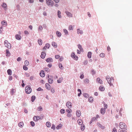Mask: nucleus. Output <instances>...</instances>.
Wrapping results in <instances>:
<instances>
[{
    "instance_id": "6e6d98bb",
    "label": "nucleus",
    "mask_w": 132,
    "mask_h": 132,
    "mask_svg": "<svg viewBox=\"0 0 132 132\" xmlns=\"http://www.w3.org/2000/svg\"><path fill=\"white\" fill-rule=\"evenodd\" d=\"M67 116L68 117H71V116L72 115H71V114L70 113H68L67 114Z\"/></svg>"
},
{
    "instance_id": "20e7f679",
    "label": "nucleus",
    "mask_w": 132,
    "mask_h": 132,
    "mask_svg": "<svg viewBox=\"0 0 132 132\" xmlns=\"http://www.w3.org/2000/svg\"><path fill=\"white\" fill-rule=\"evenodd\" d=\"M46 2L47 5L49 6H52L54 5L53 2L51 0H46Z\"/></svg>"
},
{
    "instance_id": "c756f323",
    "label": "nucleus",
    "mask_w": 132,
    "mask_h": 132,
    "mask_svg": "<svg viewBox=\"0 0 132 132\" xmlns=\"http://www.w3.org/2000/svg\"><path fill=\"white\" fill-rule=\"evenodd\" d=\"M52 44L53 46L55 47L56 48L57 47V45L56 43L53 42H52Z\"/></svg>"
},
{
    "instance_id": "c9c22d12",
    "label": "nucleus",
    "mask_w": 132,
    "mask_h": 132,
    "mask_svg": "<svg viewBox=\"0 0 132 132\" xmlns=\"http://www.w3.org/2000/svg\"><path fill=\"white\" fill-rule=\"evenodd\" d=\"M38 42L40 45H41L42 44V42L41 39H39L38 40Z\"/></svg>"
},
{
    "instance_id": "69168bd1",
    "label": "nucleus",
    "mask_w": 132,
    "mask_h": 132,
    "mask_svg": "<svg viewBox=\"0 0 132 132\" xmlns=\"http://www.w3.org/2000/svg\"><path fill=\"white\" fill-rule=\"evenodd\" d=\"M21 58L19 57L17 58V60L18 61H21Z\"/></svg>"
},
{
    "instance_id": "3c124183",
    "label": "nucleus",
    "mask_w": 132,
    "mask_h": 132,
    "mask_svg": "<svg viewBox=\"0 0 132 132\" xmlns=\"http://www.w3.org/2000/svg\"><path fill=\"white\" fill-rule=\"evenodd\" d=\"M66 111L68 113H70L71 112L72 110L71 109H67L66 110Z\"/></svg>"
},
{
    "instance_id": "864d4df0",
    "label": "nucleus",
    "mask_w": 132,
    "mask_h": 132,
    "mask_svg": "<svg viewBox=\"0 0 132 132\" xmlns=\"http://www.w3.org/2000/svg\"><path fill=\"white\" fill-rule=\"evenodd\" d=\"M30 124L32 126H35V123L33 121H31L30 122Z\"/></svg>"
},
{
    "instance_id": "37998d69",
    "label": "nucleus",
    "mask_w": 132,
    "mask_h": 132,
    "mask_svg": "<svg viewBox=\"0 0 132 132\" xmlns=\"http://www.w3.org/2000/svg\"><path fill=\"white\" fill-rule=\"evenodd\" d=\"M43 28V27L42 26H39V28H38V30L39 31H41L42 30Z\"/></svg>"
},
{
    "instance_id": "680f3d73",
    "label": "nucleus",
    "mask_w": 132,
    "mask_h": 132,
    "mask_svg": "<svg viewBox=\"0 0 132 132\" xmlns=\"http://www.w3.org/2000/svg\"><path fill=\"white\" fill-rule=\"evenodd\" d=\"M51 128L53 130H54L55 129V126L54 125H53Z\"/></svg>"
},
{
    "instance_id": "8fccbe9b",
    "label": "nucleus",
    "mask_w": 132,
    "mask_h": 132,
    "mask_svg": "<svg viewBox=\"0 0 132 132\" xmlns=\"http://www.w3.org/2000/svg\"><path fill=\"white\" fill-rule=\"evenodd\" d=\"M65 110L63 109H62L60 111V112L61 113H64L65 112Z\"/></svg>"
},
{
    "instance_id": "9b49d317",
    "label": "nucleus",
    "mask_w": 132,
    "mask_h": 132,
    "mask_svg": "<svg viewBox=\"0 0 132 132\" xmlns=\"http://www.w3.org/2000/svg\"><path fill=\"white\" fill-rule=\"evenodd\" d=\"M49 77V75H48V82L50 84H52L53 82V80L52 78H51Z\"/></svg>"
},
{
    "instance_id": "0e129e2a",
    "label": "nucleus",
    "mask_w": 132,
    "mask_h": 132,
    "mask_svg": "<svg viewBox=\"0 0 132 132\" xmlns=\"http://www.w3.org/2000/svg\"><path fill=\"white\" fill-rule=\"evenodd\" d=\"M89 81V80L88 79H86L85 80V82H86L88 83Z\"/></svg>"
},
{
    "instance_id": "ea45409f",
    "label": "nucleus",
    "mask_w": 132,
    "mask_h": 132,
    "mask_svg": "<svg viewBox=\"0 0 132 132\" xmlns=\"http://www.w3.org/2000/svg\"><path fill=\"white\" fill-rule=\"evenodd\" d=\"M29 62L27 60H26L24 62V64L26 66H28L29 65Z\"/></svg>"
},
{
    "instance_id": "bb28decb",
    "label": "nucleus",
    "mask_w": 132,
    "mask_h": 132,
    "mask_svg": "<svg viewBox=\"0 0 132 132\" xmlns=\"http://www.w3.org/2000/svg\"><path fill=\"white\" fill-rule=\"evenodd\" d=\"M77 33L78 34H82L83 33V31L82 30H80V29H78Z\"/></svg>"
},
{
    "instance_id": "bf43d9fd",
    "label": "nucleus",
    "mask_w": 132,
    "mask_h": 132,
    "mask_svg": "<svg viewBox=\"0 0 132 132\" xmlns=\"http://www.w3.org/2000/svg\"><path fill=\"white\" fill-rule=\"evenodd\" d=\"M112 132H117V130L116 128H113V130L112 131Z\"/></svg>"
},
{
    "instance_id": "f257e3e1",
    "label": "nucleus",
    "mask_w": 132,
    "mask_h": 132,
    "mask_svg": "<svg viewBox=\"0 0 132 132\" xmlns=\"http://www.w3.org/2000/svg\"><path fill=\"white\" fill-rule=\"evenodd\" d=\"M119 126L120 129L119 130V132H126L127 126L124 123L120 122Z\"/></svg>"
},
{
    "instance_id": "4d7b16f0",
    "label": "nucleus",
    "mask_w": 132,
    "mask_h": 132,
    "mask_svg": "<svg viewBox=\"0 0 132 132\" xmlns=\"http://www.w3.org/2000/svg\"><path fill=\"white\" fill-rule=\"evenodd\" d=\"M60 56L59 55H55V58L56 59H58L59 58Z\"/></svg>"
},
{
    "instance_id": "49530a36",
    "label": "nucleus",
    "mask_w": 132,
    "mask_h": 132,
    "mask_svg": "<svg viewBox=\"0 0 132 132\" xmlns=\"http://www.w3.org/2000/svg\"><path fill=\"white\" fill-rule=\"evenodd\" d=\"M23 69L25 70H28V68L25 65H24L23 67Z\"/></svg>"
},
{
    "instance_id": "aec40b11",
    "label": "nucleus",
    "mask_w": 132,
    "mask_h": 132,
    "mask_svg": "<svg viewBox=\"0 0 132 132\" xmlns=\"http://www.w3.org/2000/svg\"><path fill=\"white\" fill-rule=\"evenodd\" d=\"M65 13L68 16L70 17H72V14L70 12H68V11H67L65 12Z\"/></svg>"
},
{
    "instance_id": "c85d7f7f",
    "label": "nucleus",
    "mask_w": 132,
    "mask_h": 132,
    "mask_svg": "<svg viewBox=\"0 0 132 132\" xmlns=\"http://www.w3.org/2000/svg\"><path fill=\"white\" fill-rule=\"evenodd\" d=\"M63 79V78H59L57 80V82L58 83H60L61 82Z\"/></svg>"
},
{
    "instance_id": "052dcab7",
    "label": "nucleus",
    "mask_w": 132,
    "mask_h": 132,
    "mask_svg": "<svg viewBox=\"0 0 132 132\" xmlns=\"http://www.w3.org/2000/svg\"><path fill=\"white\" fill-rule=\"evenodd\" d=\"M51 92L52 93H54L55 92V89L54 88H52L51 90Z\"/></svg>"
},
{
    "instance_id": "13d9d810",
    "label": "nucleus",
    "mask_w": 132,
    "mask_h": 132,
    "mask_svg": "<svg viewBox=\"0 0 132 132\" xmlns=\"http://www.w3.org/2000/svg\"><path fill=\"white\" fill-rule=\"evenodd\" d=\"M63 59V57L62 56H61L60 57L59 59V61H62Z\"/></svg>"
},
{
    "instance_id": "a878e982",
    "label": "nucleus",
    "mask_w": 132,
    "mask_h": 132,
    "mask_svg": "<svg viewBox=\"0 0 132 132\" xmlns=\"http://www.w3.org/2000/svg\"><path fill=\"white\" fill-rule=\"evenodd\" d=\"M6 56H9L10 55V54L8 50H6Z\"/></svg>"
},
{
    "instance_id": "58836bf2",
    "label": "nucleus",
    "mask_w": 132,
    "mask_h": 132,
    "mask_svg": "<svg viewBox=\"0 0 132 132\" xmlns=\"http://www.w3.org/2000/svg\"><path fill=\"white\" fill-rule=\"evenodd\" d=\"M56 33L57 36L58 37H60L61 35V34L59 32L57 31Z\"/></svg>"
},
{
    "instance_id": "ddd939ff",
    "label": "nucleus",
    "mask_w": 132,
    "mask_h": 132,
    "mask_svg": "<svg viewBox=\"0 0 132 132\" xmlns=\"http://www.w3.org/2000/svg\"><path fill=\"white\" fill-rule=\"evenodd\" d=\"M76 114L78 117H79L81 115V113L80 111L77 110L76 112Z\"/></svg>"
},
{
    "instance_id": "f704fd0d",
    "label": "nucleus",
    "mask_w": 132,
    "mask_h": 132,
    "mask_svg": "<svg viewBox=\"0 0 132 132\" xmlns=\"http://www.w3.org/2000/svg\"><path fill=\"white\" fill-rule=\"evenodd\" d=\"M37 110L38 111H41L43 110V108L41 106H39L37 108Z\"/></svg>"
},
{
    "instance_id": "39448f33",
    "label": "nucleus",
    "mask_w": 132,
    "mask_h": 132,
    "mask_svg": "<svg viewBox=\"0 0 132 132\" xmlns=\"http://www.w3.org/2000/svg\"><path fill=\"white\" fill-rule=\"evenodd\" d=\"M4 44L5 47H6L9 49L11 48V45L10 44L9 42L7 40H5L4 42Z\"/></svg>"
},
{
    "instance_id": "393cba45",
    "label": "nucleus",
    "mask_w": 132,
    "mask_h": 132,
    "mask_svg": "<svg viewBox=\"0 0 132 132\" xmlns=\"http://www.w3.org/2000/svg\"><path fill=\"white\" fill-rule=\"evenodd\" d=\"M88 101L89 102H92L93 101V98L92 97H90L88 98Z\"/></svg>"
},
{
    "instance_id": "1a4fd4ad",
    "label": "nucleus",
    "mask_w": 132,
    "mask_h": 132,
    "mask_svg": "<svg viewBox=\"0 0 132 132\" xmlns=\"http://www.w3.org/2000/svg\"><path fill=\"white\" fill-rule=\"evenodd\" d=\"M50 46V45L49 44H46L45 45V46L43 47V49L46 50L47 49L49 48Z\"/></svg>"
},
{
    "instance_id": "de8ad7c7",
    "label": "nucleus",
    "mask_w": 132,
    "mask_h": 132,
    "mask_svg": "<svg viewBox=\"0 0 132 132\" xmlns=\"http://www.w3.org/2000/svg\"><path fill=\"white\" fill-rule=\"evenodd\" d=\"M11 93L12 94H14V91H15V89L13 88L11 89Z\"/></svg>"
},
{
    "instance_id": "c03bdc74",
    "label": "nucleus",
    "mask_w": 132,
    "mask_h": 132,
    "mask_svg": "<svg viewBox=\"0 0 132 132\" xmlns=\"http://www.w3.org/2000/svg\"><path fill=\"white\" fill-rule=\"evenodd\" d=\"M105 54L104 53H101L100 54V56L102 57H104Z\"/></svg>"
},
{
    "instance_id": "423d86ee",
    "label": "nucleus",
    "mask_w": 132,
    "mask_h": 132,
    "mask_svg": "<svg viewBox=\"0 0 132 132\" xmlns=\"http://www.w3.org/2000/svg\"><path fill=\"white\" fill-rule=\"evenodd\" d=\"M71 56V57L73 58L75 60H77L78 59V57L76 55H75V54L74 52H72V53Z\"/></svg>"
},
{
    "instance_id": "7c9ffc66",
    "label": "nucleus",
    "mask_w": 132,
    "mask_h": 132,
    "mask_svg": "<svg viewBox=\"0 0 132 132\" xmlns=\"http://www.w3.org/2000/svg\"><path fill=\"white\" fill-rule=\"evenodd\" d=\"M92 55V53L91 52H89L88 53L87 56L88 58H91Z\"/></svg>"
},
{
    "instance_id": "473e14b6",
    "label": "nucleus",
    "mask_w": 132,
    "mask_h": 132,
    "mask_svg": "<svg viewBox=\"0 0 132 132\" xmlns=\"http://www.w3.org/2000/svg\"><path fill=\"white\" fill-rule=\"evenodd\" d=\"M61 13L60 11H58L57 12V15L58 17L60 18L61 17Z\"/></svg>"
},
{
    "instance_id": "cd10ccee",
    "label": "nucleus",
    "mask_w": 132,
    "mask_h": 132,
    "mask_svg": "<svg viewBox=\"0 0 132 132\" xmlns=\"http://www.w3.org/2000/svg\"><path fill=\"white\" fill-rule=\"evenodd\" d=\"M78 46L79 48L80 51L81 52H83V48L81 47V46L80 44H79L78 45Z\"/></svg>"
},
{
    "instance_id": "e433bc0d",
    "label": "nucleus",
    "mask_w": 132,
    "mask_h": 132,
    "mask_svg": "<svg viewBox=\"0 0 132 132\" xmlns=\"http://www.w3.org/2000/svg\"><path fill=\"white\" fill-rule=\"evenodd\" d=\"M62 126V125L61 124H59L56 127V128L57 129H59Z\"/></svg>"
},
{
    "instance_id": "2eb2a0df",
    "label": "nucleus",
    "mask_w": 132,
    "mask_h": 132,
    "mask_svg": "<svg viewBox=\"0 0 132 132\" xmlns=\"http://www.w3.org/2000/svg\"><path fill=\"white\" fill-rule=\"evenodd\" d=\"M99 89L101 91H104L105 90V88L103 86L101 85L100 86Z\"/></svg>"
},
{
    "instance_id": "603ef678",
    "label": "nucleus",
    "mask_w": 132,
    "mask_h": 132,
    "mask_svg": "<svg viewBox=\"0 0 132 132\" xmlns=\"http://www.w3.org/2000/svg\"><path fill=\"white\" fill-rule=\"evenodd\" d=\"M45 70L47 72H49L50 71V70H49V69H48V68H45Z\"/></svg>"
},
{
    "instance_id": "2f4dec72",
    "label": "nucleus",
    "mask_w": 132,
    "mask_h": 132,
    "mask_svg": "<svg viewBox=\"0 0 132 132\" xmlns=\"http://www.w3.org/2000/svg\"><path fill=\"white\" fill-rule=\"evenodd\" d=\"M47 126L48 127H50L51 126V124L50 122H47L46 124Z\"/></svg>"
},
{
    "instance_id": "79ce46f5",
    "label": "nucleus",
    "mask_w": 132,
    "mask_h": 132,
    "mask_svg": "<svg viewBox=\"0 0 132 132\" xmlns=\"http://www.w3.org/2000/svg\"><path fill=\"white\" fill-rule=\"evenodd\" d=\"M73 28L72 26L71 25L69 26V30H73Z\"/></svg>"
},
{
    "instance_id": "a18cd8bd",
    "label": "nucleus",
    "mask_w": 132,
    "mask_h": 132,
    "mask_svg": "<svg viewBox=\"0 0 132 132\" xmlns=\"http://www.w3.org/2000/svg\"><path fill=\"white\" fill-rule=\"evenodd\" d=\"M31 101L32 102H33L35 99V97L34 96H32L31 97Z\"/></svg>"
},
{
    "instance_id": "7ed1b4c3",
    "label": "nucleus",
    "mask_w": 132,
    "mask_h": 132,
    "mask_svg": "<svg viewBox=\"0 0 132 132\" xmlns=\"http://www.w3.org/2000/svg\"><path fill=\"white\" fill-rule=\"evenodd\" d=\"M31 89L30 86H27L25 88V91L27 94L30 93L31 92Z\"/></svg>"
},
{
    "instance_id": "4468645a",
    "label": "nucleus",
    "mask_w": 132,
    "mask_h": 132,
    "mask_svg": "<svg viewBox=\"0 0 132 132\" xmlns=\"http://www.w3.org/2000/svg\"><path fill=\"white\" fill-rule=\"evenodd\" d=\"M40 75L41 77H44L45 76L44 71H42L40 73Z\"/></svg>"
},
{
    "instance_id": "e2e57ef3",
    "label": "nucleus",
    "mask_w": 132,
    "mask_h": 132,
    "mask_svg": "<svg viewBox=\"0 0 132 132\" xmlns=\"http://www.w3.org/2000/svg\"><path fill=\"white\" fill-rule=\"evenodd\" d=\"M24 33L25 34H29L28 32L26 30H25L24 31Z\"/></svg>"
},
{
    "instance_id": "4be33fe9",
    "label": "nucleus",
    "mask_w": 132,
    "mask_h": 132,
    "mask_svg": "<svg viewBox=\"0 0 132 132\" xmlns=\"http://www.w3.org/2000/svg\"><path fill=\"white\" fill-rule=\"evenodd\" d=\"M1 24L2 25H5L6 26H7V23L4 20L2 21Z\"/></svg>"
},
{
    "instance_id": "09e8293b",
    "label": "nucleus",
    "mask_w": 132,
    "mask_h": 132,
    "mask_svg": "<svg viewBox=\"0 0 132 132\" xmlns=\"http://www.w3.org/2000/svg\"><path fill=\"white\" fill-rule=\"evenodd\" d=\"M63 31L66 34H68V32L67 30L66 29H63Z\"/></svg>"
},
{
    "instance_id": "b1692460",
    "label": "nucleus",
    "mask_w": 132,
    "mask_h": 132,
    "mask_svg": "<svg viewBox=\"0 0 132 132\" xmlns=\"http://www.w3.org/2000/svg\"><path fill=\"white\" fill-rule=\"evenodd\" d=\"M7 72L8 74L9 75H11L12 74V71L10 69H9L7 70Z\"/></svg>"
},
{
    "instance_id": "a19ab883",
    "label": "nucleus",
    "mask_w": 132,
    "mask_h": 132,
    "mask_svg": "<svg viewBox=\"0 0 132 132\" xmlns=\"http://www.w3.org/2000/svg\"><path fill=\"white\" fill-rule=\"evenodd\" d=\"M85 126L84 125L81 126V127L80 128L82 130H83L85 129Z\"/></svg>"
},
{
    "instance_id": "774afa93",
    "label": "nucleus",
    "mask_w": 132,
    "mask_h": 132,
    "mask_svg": "<svg viewBox=\"0 0 132 132\" xmlns=\"http://www.w3.org/2000/svg\"><path fill=\"white\" fill-rule=\"evenodd\" d=\"M34 2V0H29V2L30 3H33Z\"/></svg>"
},
{
    "instance_id": "dca6fc26",
    "label": "nucleus",
    "mask_w": 132,
    "mask_h": 132,
    "mask_svg": "<svg viewBox=\"0 0 132 132\" xmlns=\"http://www.w3.org/2000/svg\"><path fill=\"white\" fill-rule=\"evenodd\" d=\"M21 36L18 34H16L15 35V38L16 39L18 40H20L21 38Z\"/></svg>"
},
{
    "instance_id": "0eeeda50",
    "label": "nucleus",
    "mask_w": 132,
    "mask_h": 132,
    "mask_svg": "<svg viewBox=\"0 0 132 132\" xmlns=\"http://www.w3.org/2000/svg\"><path fill=\"white\" fill-rule=\"evenodd\" d=\"M66 105L69 108H71L72 107V103L70 102H68L67 103Z\"/></svg>"
},
{
    "instance_id": "f8f14e48",
    "label": "nucleus",
    "mask_w": 132,
    "mask_h": 132,
    "mask_svg": "<svg viewBox=\"0 0 132 132\" xmlns=\"http://www.w3.org/2000/svg\"><path fill=\"white\" fill-rule=\"evenodd\" d=\"M46 88L48 90H50V89L51 86L48 83H46L45 85Z\"/></svg>"
},
{
    "instance_id": "9d476101",
    "label": "nucleus",
    "mask_w": 132,
    "mask_h": 132,
    "mask_svg": "<svg viewBox=\"0 0 132 132\" xmlns=\"http://www.w3.org/2000/svg\"><path fill=\"white\" fill-rule=\"evenodd\" d=\"M46 55V53L45 52H43L41 53V57L42 59H44Z\"/></svg>"
},
{
    "instance_id": "a211bd4d",
    "label": "nucleus",
    "mask_w": 132,
    "mask_h": 132,
    "mask_svg": "<svg viewBox=\"0 0 132 132\" xmlns=\"http://www.w3.org/2000/svg\"><path fill=\"white\" fill-rule=\"evenodd\" d=\"M96 81H98V83L100 84H103V81L100 78H98L96 79Z\"/></svg>"
},
{
    "instance_id": "f3484780",
    "label": "nucleus",
    "mask_w": 132,
    "mask_h": 132,
    "mask_svg": "<svg viewBox=\"0 0 132 132\" xmlns=\"http://www.w3.org/2000/svg\"><path fill=\"white\" fill-rule=\"evenodd\" d=\"M47 62H50L53 61V59L52 58L49 57L46 60Z\"/></svg>"
},
{
    "instance_id": "6ab92c4d",
    "label": "nucleus",
    "mask_w": 132,
    "mask_h": 132,
    "mask_svg": "<svg viewBox=\"0 0 132 132\" xmlns=\"http://www.w3.org/2000/svg\"><path fill=\"white\" fill-rule=\"evenodd\" d=\"M105 109L103 108H101L100 111L101 113L102 114H103L105 113Z\"/></svg>"
},
{
    "instance_id": "f03ea898",
    "label": "nucleus",
    "mask_w": 132,
    "mask_h": 132,
    "mask_svg": "<svg viewBox=\"0 0 132 132\" xmlns=\"http://www.w3.org/2000/svg\"><path fill=\"white\" fill-rule=\"evenodd\" d=\"M106 79L108 81V83L110 84V86H113L112 82L113 81V79L112 77L110 78L109 76H108L106 77Z\"/></svg>"
},
{
    "instance_id": "412c9836",
    "label": "nucleus",
    "mask_w": 132,
    "mask_h": 132,
    "mask_svg": "<svg viewBox=\"0 0 132 132\" xmlns=\"http://www.w3.org/2000/svg\"><path fill=\"white\" fill-rule=\"evenodd\" d=\"M78 123L79 125H82V120L81 119H79L78 120Z\"/></svg>"
},
{
    "instance_id": "5701e85b",
    "label": "nucleus",
    "mask_w": 132,
    "mask_h": 132,
    "mask_svg": "<svg viewBox=\"0 0 132 132\" xmlns=\"http://www.w3.org/2000/svg\"><path fill=\"white\" fill-rule=\"evenodd\" d=\"M24 124L23 122H21L18 124L19 126L20 127H22L23 126Z\"/></svg>"
},
{
    "instance_id": "6e6552de",
    "label": "nucleus",
    "mask_w": 132,
    "mask_h": 132,
    "mask_svg": "<svg viewBox=\"0 0 132 132\" xmlns=\"http://www.w3.org/2000/svg\"><path fill=\"white\" fill-rule=\"evenodd\" d=\"M41 119V118L38 116H35L34 117V119L36 121H37L38 120Z\"/></svg>"
},
{
    "instance_id": "338daca9",
    "label": "nucleus",
    "mask_w": 132,
    "mask_h": 132,
    "mask_svg": "<svg viewBox=\"0 0 132 132\" xmlns=\"http://www.w3.org/2000/svg\"><path fill=\"white\" fill-rule=\"evenodd\" d=\"M104 106L105 108V109H106L107 108L108 105L107 104H104Z\"/></svg>"
},
{
    "instance_id": "4c0bfd02",
    "label": "nucleus",
    "mask_w": 132,
    "mask_h": 132,
    "mask_svg": "<svg viewBox=\"0 0 132 132\" xmlns=\"http://www.w3.org/2000/svg\"><path fill=\"white\" fill-rule=\"evenodd\" d=\"M59 68L61 69H63V67L62 66V65L61 63H60L59 64Z\"/></svg>"
},
{
    "instance_id": "72a5a7b5",
    "label": "nucleus",
    "mask_w": 132,
    "mask_h": 132,
    "mask_svg": "<svg viewBox=\"0 0 132 132\" xmlns=\"http://www.w3.org/2000/svg\"><path fill=\"white\" fill-rule=\"evenodd\" d=\"M84 96L85 97L87 98L89 97V95L88 94L84 93L83 94Z\"/></svg>"
},
{
    "instance_id": "5fc2aeb1",
    "label": "nucleus",
    "mask_w": 132,
    "mask_h": 132,
    "mask_svg": "<svg viewBox=\"0 0 132 132\" xmlns=\"http://www.w3.org/2000/svg\"><path fill=\"white\" fill-rule=\"evenodd\" d=\"M2 6L3 7L5 8L6 6V5L5 3H3L2 5Z\"/></svg>"
}]
</instances>
